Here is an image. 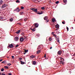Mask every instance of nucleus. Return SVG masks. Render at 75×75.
Masks as SVG:
<instances>
[{
    "label": "nucleus",
    "mask_w": 75,
    "mask_h": 75,
    "mask_svg": "<svg viewBox=\"0 0 75 75\" xmlns=\"http://www.w3.org/2000/svg\"><path fill=\"white\" fill-rule=\"evenodd\" d=\"M13 44H11L9 45V46H8V48H13Z\"/></svg>",
    "instance_id": "1"
},
{
    "label": "nucleus",
    "mask_w": 75,
    "mask_h": 75,
    "mask_svg": "<svg viewBox=\"0 0 75 75\" xmlns=\"http://www.w3.org/2000/svg\"><path fill=\"white\" fill-rule=\"evenodd\" d=\"M6 6H7V4H5L3 5L1 8H4L6 7Z\"/></svg>",
    "instance_id": "2"
},
{
    "label": "nucleus",
    "mask_w": 75,
    "mask_h": 75,
    "mask_svg": "<svg viewBox=\"0 0 75 75\" xmlns=\"http://www.w3.org/2000/svg\"><path fill=\"white\" fill-rule=\"evenodd\" d=\"M62 53V52L61 51V50L57 52V54H58V55H61Z\"/></svg>",
    "instance_id": "3"
},
{
    "label": "nucleus",
    "mask_w": 75,
    "mask_h": 75,
    "mask_svg": "<svg viewBox=\"0 0 75 75\" xmlns=\"http://www.w3.org/2000/svg\"><path fill=\"white\" fill-rule=\"evenodd\" d=\"M24 41V38H20V41L21 42H23Z\"/></svg>",
    "instance_id": "4"
},
{
    "label": "nucleus",
    "mask_w": 75,
    "mask_h": 75,
    "mask_svg": "<svg viewBox=\"0 0 75 75\" xmlns=\"http://www.w3.org/2000/svg\"><path fill=\"white\" fill-rule=\"evenodd\" d=\"M15 40L16 41H18V38L17 37H16L15 38Z\"/></svg>",
    "instance_id": "5"
},
{
    "label": "nucleus",
    "mask_w": 75,
    "mask_h": 75,
    "mask_svg": "<svg viewBox=\"0 0 75 75\" xmlns=\"http://www.w3.org/2000/svg\"><path fill=\"white\" fill-rule=\"evenodd\" d=\"M55 27L56 28H59V25L58 24H57L55 25Z\"/></svg>",
    "instance_id": "6"
},
{
    "label": "nucleus",
    "mask_w": 75,
    "mask_h": 75,
    "mask_svg": "<svg viewBox=\"0 0 75 75\" xmlns=\"http://www.w3.org/2000/svg\"><path fill=\"white\" fill-rule=\"evenodd\" d=\"M38 25H38V23H35L34 26V27H38Z\"/></svg>",
    "instance_id": "7"
},
{
    "label": "nucleus",
    "mask_w": 75,
    "mask_h": 75,
    "mask_svg": "<svg viewBox=\"0 0 75 75\" xmlns=\"http://www.w3.org/2000/svg\"><path fill=\"white\" fill-rule=\"evenodd\" d=\"M44 20H47L48 19V16H46L44 17Z\"/></svg>",
    "instance_id": "8"
},
{
    "label": "nucleus",
    "mask_w": 75,
    "mask_h": 75,
    "mask_svg": "<svg viewBox=\"0 0 75 75\" xmlns=\"http://www.w3.org/2000/svg\"><path fill=\"white\" fill-rule=\"evenodd\" d=\"M21 29H20L18 30V31H17L16 33V34H19V33H20V32L21 31Z\"/></svg>",
    "instance_id": "9"
},
{
    "label": "nucleus",
    "mask_w": 75,
    "mask_h": 75,
    "mask_svg": "<svg viewBox=\"0 0 75 75\" xmlns=\"http://www.w3.org/2000/svg\"><path fill=\"white\" fill-rule=\"evenodd\" d=\"M52 22H53V23H54L55 22V21H56V20H55V19L54 18H53L52 19Z\"/></svg>",
    "instance_id": "10"
},
{
    "label": "nucleus",
    "mask_w": 75,
    "mask_h": 75,
    "mask_svg": "<svg viewBox=\"0 0 75 75\" xmlns=\"http://www.w3.org/2000/svg\"><path fill=\"white\" fill-rule=\"evenodd\" d=\"M20 10H15L13 11H16V12H20Z\"/></svg>",
    "instance_id": "11"
},
{
    "label": "nucleus",
    "mask_w": 75,
    "mask_h": 75,
    "mask_svg": "<svg viewBox=\"0 0 75 75\" xmlns=\"http://www.w3.org/2000/svg\"><path fill=\"white\" fill-rule=\"evenodd\" d=\"M30 57L32 58H34L35 57V56H34L33 55H31L30 56Z\"/></svg>",
    "instance_id": "12"
},
{
    "label": "nucleus",
    "mask_w": 75,
    "mask_h": 75,
    "mask_svg": "<svg viewBox=\"0 0 75 75\" xmlns=\"http://www.w3.org/2000/svg\"><path fill=\"white\" fill-rule=\"evenodd\" d=\"M3 3V1L2 0H0V4H2Z\"/></svg>",
    "instance_id": "13"
},
{
    "label": "nucleus",
    "mask_w": 75,
    "mask_h": 75,
    "mask_svg": "<svg viewBox=\"0 0 75 75\" xmlns=\"http://www.w3.org/2000/svg\"><path fill=\"white\" fill-rule=\"evenodd\" d=\"M36 28H35V27L33 29H32V31H35L36 30Z\"/></svg>",
    "instance_id": "14"
},
{
    "label": "nucleus",
    "mask_w": 75,
    "mask_h": 75,
    "mask_svg": "<svg viewBox=\"0 0 75 75\" xmlns=\"http://www.w3.org/2000/svg\"><path fill=\"white\" fill-rule=\"evenodd\" d=\"M33 11L37 13V10H32Z\"/></svg>",
    "instance_id": "15"
},
{
    "label": "nucleus",
    "mask_w": 75,
    "mask_h": 75,
    "mask_svg": "<svg viewBox=\"0 0 75 75\" xmlns=\"http://www.w3.org/2000/svg\"><path fill=\"white\" fill-rule=\"evenodd\" d=\"M33 65H35V64H36V62L34 61L33 62Z\"/></svg>",
    "instance_id": "16"
},
{
    "label": "nucleus",
    "mask_w": 75,
    "mask_h": 75,
    "mask_svg": "<svg viewBox=\"0 0 75 75\" xmlns=\"http://www.w3.org/2000/svg\"><path fill=\"white\" fill-rule=\"evenodd\" d=\"M57 42H59V37H58V38H57Z\"/></svg>",
    "instance_id": "17"
},
{
    "label": "nucleus",
    "mask_w": 75,
    "mask_h": 75,
    "mask_svg": "<svg viewBox=\"0 0 75 75\" xmlns=\"http://www.w3.org/2000/svg\"><path fill=\"white\" fill-rule=\"evenodd\" d=\"M40 52H41V50H38V51H37V54H39Z\"/></svg>",
    "instance_id": "18"
},
{
    "label": "nucleus",
    "mask_w": 75,
    "mask_h": 75,
    "mask_svg": "<svg viewBox=\"0 0 75 75\" xmlns=\"http://www.w3.org/2000/svg\"><path fill=\"white\" fill-rule=\"evenodd\" d=\"M61 62H62V64L63 65L64 64V60L61 61Z\"/></svg>",
    "instance_id": "19"
},
{
    "label": "nucleus",
    "mask_w": 75,
    "mask_h": 75,
    "mask_svg": "<svg viewBox=\"0 0 75 75\" xmlns=\"http://www.w3.org/2000/svg\"><path fill=\"white\" fill-rule=\"evenodd\" d=\"M10 21H13V18H11L10 19Z\"/></svg>",
    "instance_id": "20"
},
{
    "label": "nucleus",
    "mask_w": 75,
    "mask_h": 75,
    "mask_svg": "<svg viewBox=\"0 0 75 75\" xmlns=\"http://www.w3.org/2000/svg\"><path fill=\"white\" fill-rule=\"evenodd\" d=\"M21 64L23 65V64H24V62H22V61H21Z\"/></svg>",
    "instance_id": "21"
},
{
    "label": "nucleus",
    "mask_w": 75,
    "mask_h": 75,
    "mask_svg": "<svg viewBox=\"0 0 75 75\" xmlns=\"http://www.w3.org/2000/svg\"><path fill=\"white\" fill-rule=\"evenodd\" d=\"M30 10H37V9L35 8H30Z\"/></svg>",
    "instance_id": "22"
},
{
    "label": "nucleus",
    "mask_w": 75,
    "mask_h": 75,
    "mask_svg": "<svg viewBox=\"0 0 75 75\" xmlns=\"http://www.w3.org/2000/svg\"><path fill=\"white\" fill-rule=\"evenodd\" d=\"M4 68L5 69H8V66H4Z\"/></svg>",
    "instance_id": "23"
},
{
    "label": "nucleus",
    "mask_w": 75,
    "mask_h": 75,
    "mask_svg": "<svg viewBox=\"0 0 75 75\" xmlns=\"http://www.w3.org/2000/svg\"><path fill=\"white\" fill-rule=\"evenodd\" d=\"M3 17L0 16V20H3Z\"/></svg>",
    "instance_id": "24"
},
{
    "label": "nucleus",
    "mask_w": 75,
    "mask_h": 75,
    "mask_svg": "<svg viewBox=\"0 0 75 75\" xmlns=\"http://www.w3.org/2000/svg\"><path fill=\"white\" fill-rule=\"evenodd\" d=\"M49 40L50 41H52V39L50 37L49 39Z\"/></svg>",
    "instance_id": "25"
},
{
    "label": "nucleus",
    "mask_w": 75,
    "mask_h": 75,
    "mask_svg": "<svg viewBox=\"0 0 75 75\" xmlns=\"http://www.w3.org/2000/svg\"><path fill=\"white\" fill-rule=\"evenodd\" d=\"M38 14H42V12L41 13H40V12H38Z\"/></svg>",
    "instance_id": "26"
},
{
    "label": "nucleus",
    "mask_w": 75,
    "mask_h": 75,
    "mask_svg": "<svg viewBox=\"0 0 75 75\" xmlns=\"http://www.w3.org/2000/svg\"><path fill=\"white\" fill-rule=\"evenodd\" d=\"M63 2L65 3H67V0H63Z\"/></svg>",
    "instance_id": "27"
},
{
    "label": "nucleus",
    "mask_w": 75,
    "mask_h": 75,
    "mask_svg": "<svg viewBox=\"0 0 75 75\" xmlns=\"http://www.w3.org/2000/svg\"><path fill=\"white\" fill-rule=\"evenodd\" d=\"M21 15H22V14H24V12H22L20 13Z\"/></svg>",
    "instance_id": "28"
},
{
    "label": "nucleus",
    "mask_w": 75,
    "mask_h": 75,
    "mask_svg": "<svg viewBox=\"0 0 75 75\" xmlns=\"http://www.w3.org/2000/svg\"><path fill=\"white\" fill-rule=\"evenodd\" d=\"M11 64H7V65L8 66V67H10V66L11 65Z\"/></svg>",
    "instance_id": "29"
},
{
    "label": "nucleus",
    "mask_w": 75,
    "mask_h": 75,
    "mask_svg": "<svg viewBox=\"0 0 75 75\" xmlns=\"http://www.w3.org/2000/svg\"><path fill=\"white\" fill-rule=\"evenodd\" d=\"M16 3H20V1H19V0H16Z\"/></svg>",
    "instance_id": "30"
},
{
    "label": "nucleus",
    "mask_w": 75,
    "mask_h": 75,
    "mask_svg": "<svg viewBox=\"0 0 75 75\" xmlns=\"http://www.w3.org/2000/svg\"><path fill=\"white\" fill-rule=\"evenodd\" d=\"M4 68H2L1 70V71H4Z\"/></svg>",
    "instance_id": "31"
},
{
    "label": "nucleus",
    "mask_w": 75,
    "mask_h": 75,
    "mask_svg": "<svg viewBox=\"0 0 75 75\" xmlns=\"http://www.w3.org/2000/svg\"><path fill=\"white\" fill-rule=\"evenodd\" d=\"M41 9H42V10H44V9H45V8H44V7H42Z\"/></svg>",
    "instance_id": "32"
},
{
    "label": "nucleus",
    "mask_w": 75,
    "mask_h": 75,
    "mask_svg": "<svg viewBox=\"0 0 75 75\" xmlns=\"http://www.w3.org/2000/svg\"><path fill=\"white\" fill-rule=\"evenodd\" d=\"M28 50H25V52H28Z\"/></svg>",
    "instance_id": "33"
},
{
    "label": "nucleus",
    "mask_w": 75,
    "mask_h": 75,
    "mask_svg": "<svg viewBox=\"0 0 75 75\" xmlns=\"http://www.w3.org/2000/svg\"><path fill=\"white\" fill-rule=\"evenodd\" d=\"M21 9H24V7L23 6H21Z\"/></svg>",
    "instance_id": "34"
},
{
    "label": "nucleus",
    "mask_w": 75,
    "mask_h": 75,
    "mask_svg": "<svg viewBox=\"0 0 75 75\" xmlns=\"http://www.w3.org/2000/svg\"><path fill=\"white\" fill-rule=\"evenodd\" d=\"M12 58V59H14V57L13 56H11Z\"/></svg>",
    "instance_id": "35"
},
{
    "label": "nucleus",
    "mask_w": 75,
    "mask_h": 75,
    "mask_svg": "<svg viewBox=\"0 0 75 75\" xmlns=\"http://www.w3.org/2000/svg\"><path fill=\"white\" fill-rule=\"evenodd\" d=\"M53 35L54 36H55V37L56 38H57V35H55V34H54Z\"/></svg>",
    "instance_id": "36"
},
{
    "label": "nucleus",
    "mask_w": 75,
    "mask_h": 75,
    "mask_svg": "<svg viewBox=\"0 0 75 75\" xmlns=\"http://www.w3.org/2000/svg\"><path fill=\"white\" fill-rule=\"evenodd\" d=\"M67 31H68V30H69V28H68V27H67Z\"/></svg>",
    "instance_id": "37"
},
{
    "label": "nucleus",
    "mask_w": 75,
    "mask_h": 75,
    "mask_svg": "<svg viewBox=\"0 0 75 75\" xmlns=\"http://www.w3.org/2000/svg\"><path fill=\"white\" fill-rule=\"evenodd\" d=\"M59 3V1H57L56 2V4H58Z\"/></svg>",
    "instance_id": "38"
},
{
    "label": "nucleus",
    "mask_w": 75,
    "mask_h": 75,
    "mask_svg": "<svg viewBox=\"0 0 75 75\" xmlns=\"http://www.w3.org/2000/svg\"><path fill=\"white\" fill-rule=\"evenodd\" d=\"M48 22H49V20H47L45 21L46 23H48Z\"/></svg>",
    "instance_id": "39"
},
{
    "label": "nucleus",
    "mask_w": 75,
    "mask_h": 75,
    "mask_svg": "<svg viewBox=\"0 0 75 75\" xmlns=\"http://www.w3.org/2000/svg\"><path fill=\"white\" fill-rule=\"evenodd\" d=\"M62 24H65V22H62Z\"/></svg>",
    "instance_id": "40"
},
{
    "label": "nucleus",
    "mask_w": 75,
    "mask_h": 75,
    "mask_svg": "<svg viewBox=\"0 0 75 75\" xmlns=\"http://www.w3.org/2000/svg\"><path fill=\"white\" fill-rule=\"evenodd\" d=\"M1 63H6V61H4L3 62H1Z\"/></svg>",
    "instance_id": "41"
},
{
    "label": "nucleus",
    "mask_w": 75,
    "mask_h": 75,
    "mask_svg": "<svg viewBox=\"0 0 75 75\" xmlns=\"http://www.w3.org/2000/svg\"><path fill=\"white\" fill-rule=\"evenodd\" d=\"M18 45H17L16 46V48H17V47H18Z\"/></svg>",
    "instance_id": "42"
},
{
    "label": "nucleus",
    "mask_w": 75,
    "mask_h": 75,
    "mask_svg": "<svg viewBox=\"0 0 75 75\" xmlns=\"http://www.w3.org/2000/svg\"><path fill=\"white\" fill-rule=\"evenodd\" d=\"M64 59V58H62V57H60V60L61 61L62 60V59Z\"/></svg>",
    "instance_id": "43"
},
{
    "label": "nucleus",
    "mask_w": 75,
    "mask_h": 75,
    "mask_svg": "<svg viewBox=\"0 0 75 75\" xmlns=\"http://www.w3.org/2000/svg\"><path fill=\"white\" fill-rule=\"evenodd\" d=\"M18 25H21V24L20 23H18Z\"/></svg>",
    "instance_id": "44"
},
{
    "label": "nucleus",
    "mask_w": 75,
    "mask_h": 75,
    "mask_svg": "<svg viewBox=\"0 0 75 75\" xmlns=\"http://www.w3.org/2000/svg\"><path fill=\"white\" fill-rule=\"evenodd\" d=\"M36 0H33V2H35V1H36Z\"/></svg>",
    "instance_id": "45"
},
{
    "label": "nucleus",
    "mask_w": 75,
    "mask_h": 75,
    "mask_svg": "<svg viewBox=\"0 0 75 75\" xmlns=\"http://www.w3.org/2000/svg\"><path fill=\"white\" fill-rule=\"evenodd\" d=\"M1 61H3V60H2V59L0 60V62H1Z\"/></svg>",
    "instance_id": "46"
},
{
    "label": "nucleus",
    "mask_w": 75,
    "mask_h": 75,
    "mask_svg": "<svg viewBox=\"0 0 75 75\" xmlns=\"http://www.w3.org/2000/svg\"><path fill=\"white\" fill-rule=\"evenodd\" d=\"M1 75H6V74H4L2 73Z\"/></svg>",
    "instance_id": "47"
},
{
    "label": "nucleus",
    "mask_w": 75,
    "mask_h": 75,
    "mask_svg": "<svg viewBox=\"0 0 75 75\" xmlns=\"http://www.w3.org/2000/svg\"><path fill=\"white\" fill-rule=\"evenodd\" d=\"M45 58L46 57V54H45L44 56Z\"/></svg>",
    "instance_id": "48"
},
{
    "label": "nucleus",
    "mask_w": 75,
    "mask_h": 75,
    "mask_svg": "<svg viewBox=\"0 0 75 75\" xmlns=\"http://www.w3.org/2000/svg\"><path fill=\"white\" fill-rule=\"evenodd\" d=\"M19 59L20 60H21V59H22V58H19Z\"/></svg>",
    "instance_id": "49"
},
{
    "label": "nucleus",
    "mask_w": 75,
    "mask_h": 75,
    "mask_svg": "<svg viewBox=\"0 0 75 75\" xmlns=\"http://www.w3.org/2000/svg\"><path fill=\"white\" fill-rule=\"evenodd\" d=\"M22 35H24V33H22Z\"/></svg>",
    "instance_id": "50"
},
{
    "label": "nucleus",
    "mask_w": 75,
    "mask_h": 75,
    "mask_svg": "<svg viewBox=\"0 0 75 75\" xmlns=\"http://www.w3.org/2000/svg\"><path fill=\"white\" fill-rule=\"evenodd\" d=\"M60 64H62V62H61V61H60Z\"/></svg>",
    "instance_id": "51"
},
{
    "label": "nucleus",
    "mask_w": 75,
    "mask_h": 75,
    "mask_svg": "<svg viewBox=\"0 0 75 75\" xmlns=\"http://www.w3.org/2000/svg\"><path fill=\"white\" fill-rule=\"evenodd\" d=\"M17 9H19V8H18V7L17 8H16V10Z\"/></svg>",
    "instance_id": "52"
},
{
    "label": "nucleus",
    "mask_w": 75,
    "mask_h": 75,
    "mask_svg": "<svg viewBox=\"0 0 75 75\" xmlns=\"http://www.w3.org/2000/svg\"><path fill=\"white\" fill-rule=\"evenodd\" d=\"M52 47H50V50H51V49H52Z\"/></svg>",
    "instance_id": "53"
},
{
    "label": "nucleus",
    "mask_w": 75,
    "mask_h": 75,
    "mask_svg": "<svg viewBox=\"0 0 75 75\" xmlns=\"http://www.w3.org/2000/svg\"><path fill=\"white\" fill-rule=\"evenodd\" d=\"M37 36H38V37H39V35H38L37 34Z\"/></svg>",
    "instance_id": "54"
},
{
    "label": "nucleus",
    "mask_w": 75,
    "mask_h": 75,
    "mask_svg": "<svg viewBox=\"0 0 75 75\" xmlns=\"http://www.w3.org/2000/svg\"><path fill=\"white\" fill-rule=\"evenodd\" d=\"M52 34H54V32H52Z\"/></svg>",
    "instance_id": "55"
},
{
    "label": "nucleus",
    "mask_w": 75,
    "mask_h": 75,
    "mask_svg": "<svg viewBox=\"0 0 75 75\" xmlns=\"http://www.w3.org/2000/svg\"><path fill=\"white\" fill-rule=\"evenodd\" d=\"M30 30H33V29H32V28H30Z\"/></svg>",
    "instance_id": "56"
},
{
    "label": "nucleus",
    "mask_w": 75,
    "mask_h": 75,
    "mask_svg": "<svg viewBox=\"0 0 75 75\" xmlns=\"http://www.w3.org/2000/svg\"><path fill=\"white\" fill-rule=\"evenodd\" d=\"M40 48V47H38V50Z\"/></svg>",
    "instance_id": "57"
},
{
    "label": "nucleus",
    "mask_w": 75,
    "mask_h": 75,
    "mask_svg": "<svg viewBox=\"0 0 75 75\" xmlns=\"http://www.w3.org/2000/svg\"><path fill=\"white\" fill-rule=\"evenodd\" d=\"M23 54H25V52L23 53Z\"/></svg>",
    "instance_id": "58"
},
{
    "label": "nucleus",
    "mask_w": 75,
    "mask_h": 75,
    "mask_svg": "<svg viewBox=\"0 0 75 75\" xmlns=\"http://www.w3.org/2000/svg\"><path fill=\"white\" fill-rule=\"evenodd\" d=\"M26 19H24V20H25V21H26Z\"/></svg>",
    "instance_id": "59"
},
{
    "label": "nucleus",
    "mask_w": 75,
    "mask_h": 75,
    "mask_svg": "<svg viewBox=\"0 0 75 75\" xmlns=\"http://www.w3.org/2000/svg\"><path fill=\"white\" fill-rule=\"evenodd\" d=\"M72 28L73 29H74V28H73V27H72Z\"/></svg>",
    "instance_id": "60"
},
{
    "label": "nucleus",
    "mask_w": 75,
    "mask_h": 75,
    "mask_svg": "<svg viewBox=\"0 0 75 75\" xmlns=\"http://www.w3.org/2000/svg\"><path fill=\"white\" fill-rule=\"evenodd\" d=\"M1 73L0 72V75H1Z\"/></svg>",
    "instance_id": "61"
},
{
    "label": "nucleus",
    "mask_w": 75,
    "mask_h": 75,
    "mask_svg": "<svg viewBox=\"0 0 75 75\" xmlns=\"http://www.w3.org/2000/svg\"><path fill=\"white\" fill-rule=\"evenodd\" d=\"M33 27V26H32L31 27Z\"/></svg>",
    "instance_id": "62"
},
{
    "label": "nucleus",
    "mask_w": 75,
    "mask_h": 75,
    "mask_svg": "<svg viewBox=\"0 0 75 75\" xmlns=\"http://www.w3.org/2000/svg\"><path fill=\"white\" fill-rule=\"evenodd\" d=\"M58 30V29H56V30Z\"/></svg>",
    "instance_id": "63"
},
{
    "label": "nucleus",
    "mask_w": 75,
    "mask_h": 75,
    "mask_svg": "<svg viewBox=\"0 0 75 75\" xmlns=\"http://www.w3.org/2000/svg\"><path fill=\"white\" fill-rule=\"evenodd\" d=\"M74 21H75V19L74 20Z\"/></svg>",
    "instance_id": "64"
}]
</instances>
